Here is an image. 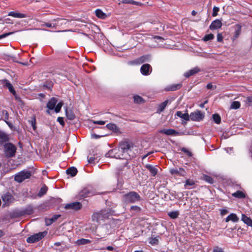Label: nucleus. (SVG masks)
Masks as SVG:
<instances>
[{
    "label": "nucleus",
    "mask_w": 252,
    "mask_h": 252,
    "mask_svg": "<svg viewBox=\"0 0 252 252\" xmlns=\"http://www.w3.org/2000/svg\"><path fill=\"white\" fill-rule=\"evenodd\" d=\"M133 144L129 141H125L121 142L119 144L118 147L115 148L108 152L106 154L107 157L114 158L117 159H124L123 168L121 167L118 168V174L119 175L122 174V171L125 168L129 169V167L128 166V162L127 158L129 157V152L131 151L133 148Z\"/></svg>",
    "instance_id": "f257e3e1"
},
{
    "label": "nucleus",
    "mask_w": 252,
    "mask_h": 252,
    "mask_svg": "<svg viewBox=\"0 0 252 252\" xmlns=\"http://www.w3.org/2000/svg\"><path fill=\"white\" fill-rule=\"evenodd\" d=\"M122 199L126 203H134L142 200L140 195L135 191H130L124 194Z\"/></svg>",
    "instance_id": "f03ea898"
},
{
    "label": "nucleus",
    "mask_w": 252,
    "mask_h": 252,
    "mask_svg": "<svg viewBox=\"0 0 252 252\" xmlns=\"http://www.w3.org/2000/svg\"><path fill=\"white\" fill-rule=\"evenodd\" d=\"M3 149L5 157L9 158L15 156L17 148L12 143L7 142L4 144Z\"/></svg>",
    "instance_id": "7ed1b4c3"
},
{
    "label": "nucleus",
    "mask_w": 252,
    "mask_h": 252,
    "mask_svg": "<svg viewBox=\"0 0 252 252\" xmlns=\"http://www.w3.org/2000/svg\"><path fill=\"white\" fill-rule=\"evenodd\" d=\"M110 215L109 211L102 210L98 212L94 213L92 216V220L97 223H100L101 221L107 219Z\"/></svg>",
    "instance_id": "20e7f679"
},
{
    "label": "nucleus",
    "mask_w": 252,
    "mask_h": 252,
    "mask_svg": "<svg viewBox=\"0 0 252 252\" xmlns=\"http://www.w3.org/2000/svg\"><path fill=\"white\" fill-rule=\"evenodd\" d=\"M96 194L94 189L91 186H88L81 190L78 194V198L80 199L93 196Z\"/></svg>",
    "instance_id": "39448f33"
},
{
    "label": "nucleus",
    "mask_w": 252,
    "mask_h": 252,
    "mask_svg": "<svg viewBox=\"0 0 252 252\" xmlns=\"http://www.w3.org/2000/svg\"><path fill=\"white\" fill-rule=\"evenodd\" d=\"M47 234V231H46L34 234V235L29 237L27 239V242L29 243H33L37 242L46 236Z\"/></svg>",
    "instance_id": "423d86ee"
},
{
    "label": "nucleus",
    "mask_w": 252,
    "mask_h": 252,
    "mask_svg": "<svg viewBox=\"0 0 252 252\" xmlns=\"http://www.w3.org/2000/svg\"><path fill=\"white\" fill-rule=\"evenodd\" d=\"M31 176V173L29 171L23 170L15 176V180L18 182L21 183L25 179H29Z\"/></svg>",
    "instance_id": "0eeeda50"
},
{
    "label": "nucleus",
    "mask_w": 252,
    "mask_h": 252,
    "mask_svg": "<svg viewBox=\"0 0 252 252\" xmlns=\"http://www.w3.org/2000/svg\"><path fill=\"white\" fill-rule=\"evenodd\" d=\"M204 115V113L199 110H196L190 114L189 119L194 121L199 122L203 119Z\"/></svg>",
    "instance_id": "6e6552de"
},
{
    "label": "nucleus",
    "mask_w": 252,
    "mask_h": 252,
    "mask_svg": "<svg viewBox=\"0 0 252 252\" xmlns=\"http://www.w3.org/2000/svg\"><path fill=\"white\" fill-rule=\"evenodd\" d=\"M170 173L173 175L185 176L186 175V172L182 168H173L170 170Z\"/></svg>",
    "instance_id": "1a4fd4ad"
},
{
    "label": "nucleus",
    "mask_w": 252,
    "mask_h": 252,
    "mask_svg": "<svg viewBox=\"0 0 252 252\" xmlns=\"http://www.w3.org/2000/svg\"><path fill=\"white\" fill-rule=\"evenodd\" d=\"M140 71L143 75H148L152 71V67L149 64H144L141 66Z\"/></svg>",
    "instance_id": "9d476101"
},
{
    "label": "nucleus",
    "mask_w": 252,
    "mask_h": 252,
    "mask_svg": "<svg viewBox=\"0 0 252 252\" xmlns=\"http://www.w3.org/2000/svg\"><path fill=\"white\" fill-rule=\"evenodd\" d=\"M150 59L149 55L142 56L136 60L130 62V64H140L148 61Z\"/></svg>",
    "instance_id": "9b49d317"
},
{
    "label": "nucleus",
    "mask_w": 252,
    "mask_h": 252,
    "mask_svg": "<svg viewBox=\"0 0 252 252\" xmlns=\"http://www.w3.org/2000/svg\"><path fill=\"white\" fill-rule=\"evenodd\" d=\"M82 207V205L79 202H75L67 204L65 205V208L66 209H72L74 210H78Z\"/></svg>",
    "instance_id": "f8f14e48"
},
{
    "label": "nucleus",
    "mask_w": 252,
    "mask_h": 252,
    "mask_svg": "<svg viewBox=\"0 0 252 252\" xmlns=\"http://www.w3.org/2000/svg\"><path fill=\"white\" fill-rule=\"evenodd\" d=\"M159 132L168 136H176L179 134V132L173 129H162L160 130Z\"/></svg>",
    "instance_id": "ddd939ff"
},
{
    "label": "nucleus",
    "mask_w": 252,
    "mask_h": 252,
    "mask_svg": "<svg viewBox=\"0 0 252 252\" xmlns=\"http://www.w3.org/2000/svg\"><path fill=\"white\" fill-rule=\"evenodd\" d=\"M2 199L5 204L9 205L14 201L13 196L9 193H6L2 196Z\"/></svg>",
    "instance_id": "4468645a"
},
{
    "label": "nucleus",
    "mask_w": 252,
    "mask_h": 252,
    "mask_svg": "<svg viewBox=\"0 0 252 252\" xmlns=\"http://www.w3.org/2000/svg\"><path fill=\"white\" fill-rule=\"evenodd\" d=\"M241 33V26L240 25H236L234 27V32L232 37L233 41L235 40Z\"/></svg>",
    "instance_id": "2eb2a0df"
},
{
    "label": "nucleus",
    "mask_w": 252,
    "mask_h": 252,
    "mask_svg": "<svg viewBox=\"0 0 252 252\" xmlns=\"http://www.w3.org/2000/svg\"><path fill=\"white\" fill-rule=\"evenodd\" d=\"M201 71L200 68L198 66L194 67L185 73L184 76L186 77H189L190 76L194 75Z\"/></svg>",
    "instance_id": "dca6fc26"
},
{
    "label": "nucleus",
    "mask_w": 252,
    "mask_h": 252,
    "mask_svg": "<svg viewBox=\"0 0 252 252\" xmlns=\"http://www.w3.org/2000/svg\"><path fill=\"white\" fill-rule=\"evenodd\" d=\"M222 26V23L220 20H215L213 21L210 25L209 28L211 30H217Z\"/></svg>",
    "instance_id": "f3484780"
},
{
    "label": "nucleus",
    "mask_w": 252,
    "mask_h": 252,
    "mask_svg": "<svg viewBox=\"0 0 252 252\" xmlns=\"http://www.w3.org/2000/svg\"><path fill=\"white\" fill-rule=\"evenodd\" d=\"M9 140V135L5 132L0 131V144L6 143Z\"/></svg>",
    "instance_id": "a211bd4d"
},
{
    "label": "nucleus",
    "mask_w": 252,
    "mask_h": 252,
    "mask_svg": "<svg viewBox=\"0 0 252 252\" xmlns=\"http://www.w3.org/2000/svg\"><path fill=\"white\" fill-rule=\"evenodd\" d=\"M58 102L57 98L52 97L50 99L47 104V107L49 110H53Z\"/></svg>",
    "instance_id": "6ab92c4d"
},
{
    "label": "nucleus",
    "mask_w": 252,
    "mask_h": 252,
    "mask_svg": "<svg viewBox=\"0 0 252 252\" xmlns=\"http://www.w3.org/2000/svg\"><path fill=\"white\" fill-rule=\"evenodd\" d=\"M230 220L234 222H237L239 220V218L236 214L234 213H231L225 219V222H226Z\"/></svg>",
    "instance_id": "aec40b11"
},
{
    "label": "nucleus",
    "mask_w": 252,
    "mask_h": 252,
    "mask_svg": "<svg viewBox=\"0 0 252 252\" xmlns=\"http://www.w3.org/2000/svg\"><path fill=\"white\" fill-rule=\"evenodd\" d=\"M146 168L150 172L152 176H155L158 172V169L155 166L151 164H146Z\"/></svg>",
    "instance_id": "412c9836"
},
{
    "label": "nucleus",
    "mask_w": 252,
    "mask_h": 252,
    "mask_svg": "<svg viewBox=\"0 0 252 252\" xmlns=\"http://www.w3.org/2000/svg\"><path fill=\"white\" fill-rule=\"evenodd\" d=\"M8 16H12L14 18H23L27 17V15L25 14L18 13L15 11H11L8 14Z\"/></svg>",
    "instance_id": "4be33fe9"
},
{
    "label": "nucleus",
    "mask_w": 252,
    "mask_h": 252,
    "mask_svg": "<svg viewBox=\"0 0 252 252\" xmlns=\"http://www.w3.org/2000/svg\"><path fill=\"white\" fill-rule=\"evenodd\" d=\"M241 220L248 226L252 227V220L250 218L242 214Z\"/></svg>",
    "instance_id": "5701e85b"
},
{
    "label": "nucleus",
    "mask_w": 252,
    "mask_h": 252,
    "mask_svg": "<svg viewBox=\"0 0 252 252\" xmlns=\"http://www.w3.org/2000/svg\"><path fill=\"white\" fill-rule=\"evenodd\" d=\"M106 127L108 129L112 130L115 133L120 132V130L118 126L114 124L110 123L106 125Z\"/></svg>",
    "instance_id": "b1692460"
},
{
    "label": "nucleus",
    "mask_w": 252,
    "mask_h": 252,
    "mask_svg": "<svg viewBox=\"0 0 252 252\" xmlns=\"http://www.w3.org/2000/svg\"><path fill=\"white\" fill-rule=\"evenodd\" d=\"M176 115L186 121L189 120V116L187 113H183L181 111H177Z\"/></svg>",
    "instance_id": "393cba45"
},
{
    "label": "nucleus",
    "mask_w": 252,
    "mask_h": 252,
    "mask_svg": "<svg viewBox=\"0 0 252 252\" xmlns=\"http://www.w3.org/2000/svg\"><path fill=\"white\" fill-rule=\"evenodd\" d=\"M182 86L181 84L172 85L166 88L165 90L167 91H174L179 89Z\"/></svg>",
    "instance_id": "a878e982"
},
{
    "label": "nucleus",
    "mask_w": 252,
    "mask_h": 252,
    "mask_svg": "<svg viewBox=\"0 0 252 252\" xmlns=\"http://www.w3.org/2000/svg\"><path fill=\"white\" fill-rule=\"evenodd\" d=\"M66 172L67 174L70 175L71 176L73 177L77 174V170L74 167H71L66 170Z\"/></svg>",
    "instance_id": "bb28decb"
},
{
    "label": "nucleus",
    "mask_w": 252,
    "mask_h": 252,
    "mask_svg": "<svg viewBox=\"0 0 252 252\" xmlns=\"http://www.w3.org/2000/svg\"><path fill=\"white\" fill-rule=\"evenodd\" d=\"M232 195L233 197L238 198H244L246 197L245 194L241 190H238L232 193Z\"/></svg>",
    "instance_id": "cd10ccee"
},
{
    "label": "nucleus",
    "mask_w": 252,
    "mask_h": 252,
    "mask_svg": "<svg viewBox=\"0 0 252 252\" xmlns=\"http://www.w3.org/2000/svg\"><path fill=\"white\" fill-rule=\"evenodd\" d=\"M95 15L99 18L102 19H105L106 17V15L100 9H97L95 10Z\"/></svg>",
    "instance_id": "c85d7f7f"
},
{
    "label": "nucleus",
    "mask_w": 252,
    "mask_h": 252,
    "mask_svg": "<svg viewBox=\"0 0 252 252\" xmlns=\"http://www.w3.org/2000/svg\"><path fill=\"white\" fill-rule=\"evenodd\" d=\"M179 215L178 211H174L168 213V216L172 219H177Z\"/></svg>",
    "instance_id": "c756f323"
},
{
    "label": "nucleus",
    "mask_w": 252,
    "mask_h": 252,
    "mask_svg": "<svg viewBox=\"0 0 252 252\" xmlns=\"http://www.w3.org/2000/svg\"><path fill=\"white\" fill-rule=\"evenodd\" d=\"M59 19H54L53 20V23H44V24H42L43 26H45L48 28H55L56 26H57V24L56 23V21H58Z\"/></svg>",
    "instance_id": "7c9ffc66"
},
{
    "label": "nucleus",
    "mask_w": 252,
    "mask_h": 252,
    "mask_svg": "<svg viewBox=\"0 0 252 252\" xmlns=\"http://www.w3.org/2000/svg\"><path fill=\"white\" fill-rule=\"evenodd\" d=\"M99 160V157H95L94 156L93 157H91L90 158H88V162L90 163H95L97 162Z\"/></svg>",
    "instance_id": "2f4dec72"
},
{
    "label": "nucleus",
    "mask_w": 252,
    "mask_h": 252,
    "mask_svg": "<svg viewBox=\"0 0 252 252\" xmlns=\"http://www.w3.org/2000/svg\"><path fill=\"white\" fill-rule=\"evenodd\" d=\"M213 119L214 121L217 124H219L220 123L221 119L219 115L215 114L213 115Z\"/></svg>",
    "instance_id": "473e14b6"
},
{
    "label": "nucleus",
    "mask_w": 252,
    "mask_h": 252,
    "mask_svg": "<svg viewBox=\"0 0 252 252\" xmlns=\"http://www.w3.org/2000/svg\"><path fill=\"white\" fill-rule=\"evenodd\" d=\"M158 242V237H151L149 239V243L152 245H156Z\"/></svg>",
    "instance_id": "72a5a7b5"
},
{
    "label": "nucleus",
    "mask_w": 252,
    "mask_h": 252,
    "mask_svg": "<svg viewBox=\"0 0 252 252\" xmlns=\"http://www.w3.org/2000/svg\"><path fill=\"white\" fill-rule=\"evenodd\" d=\"M47 191V188L46 187H42L38 192V196L40 197L42 196L45 194H46Z\"/></svg>",
    "instance_id": "f704fd0d"
},
{
    "label": "nucleus",
    "mask_w": 252,
    "mask_h": 252,
    "mask_svg": "<svg viewBox=\"0 0 252 252\" xmlns=\"http://www.w3.org/2000/svg\"><path fill=\"white\" fill-rule=\"evenodd\" d=\"M122 2L124 3H130L136 5L141 4V3L139 2L135 1L133 0H123Z\"/></svg>",
    "instance_id": "c9c22d12"
},
{
    "label": "nucleus",
    "mask_w": 252,
    "mask_h": 252,
    "mask_svg": "<svg viewBox=\"0 0 252 252\" xmlns=\"http://www.w3.org/2000/svg\"><path fill=\"white\" fill-rule=\"evenodd\" d=\"M214 38V34L210 33V34L205 35L204 36L203 40L204 41H208L212 40Z\"/></svg>",
    "instance_id": "e433bc0d"
},
{
    "label": "nucleus",
    "mask_w": 252,
    "mask_h": 252,
    "mask_svg": "<svg viewBox=\"0 0 252 252\" xmlns=\"http://www.w3.org/2000/svg\"><path fill=\"white\" fill-rule=\"evenodd\" d=\"M240 103L239 101H233L231 104V108L237 109L240 107Z\"/></svg>",
    "instance_id": "4c0bfd02"
},
{
    "label": "nucleus",
    "mask_w": 252,
    "mask_h": 252,
    "mask_svg": "<svg viewBox=\"0 0 252 252\" xmlns=\"http://www.w3.org/2000/svg\"><path fill=\"white\" fill-rule=\"evenodd\" d=\"M63 105V103L62 102H60L57 105H56L54 109H55L56 113H59L61 111Z\"/></svg>",
    "instance_id": "58836bf2"
},
{
    "label": "nucleus",
    "mask_w": 252,
    "mask_h": 252,
    "mask_svg": "<svg viewBox=\"0 0 252 252\" xmlns=\"http://www.w3.org/2000/svg\"><path fill=\"white\" fill-rule=\"evenodd\" d=\"M167 100H166L160 104L158 110L159 112H162L164 110V109H165L167 105Z\"/></svg>",
    "instance_id": "ea45409f"
},
{
    "label": "nucleus",
    "mask_w": 252,
    "mask_h": 252,
    "mask_svg": "<svg viewBox=\"0 0 252 252\" xmlns=\"http://www.w3.org/2000/svg\"><path fill=\"white\" fill-rule=\"evenodd\" d=\"M90 240L85 239H81L77 241V244L78 245H85L90 243Z\"/></svg>",
    "instance_id": "a19ab883"
},
{
    "label": "nucleus",
    "mask_w": 252,
    "mask_h": 252,
    "mask_svg": "<svg viewBox=\"0 0 252 252\" xmlns=\"http://www.w3.org/2000/svg\"><path fill=\"white\" fill-rule=\"evenodd\" d=\"M134 101L137 103H140L143 101V98L139 95H135L133 97Z\"/></svg>",
    "instance_id": "79ce46f5"
},
{
    "label": "nucleus",
    "mask_w": 252,
    "mask_h": 252,
    "mask_svg": "<svg viewBox=\"0 0 252 252\" xmlns=\"http://www.w3.org/2000/svg\"><path fill=\"white\" fill-rule=\"evenodd\" d=\"M66 115L67 118L70 120H73L75 117L72 112H68L67 111H66Z\"/></svg>",
    "instance_id": "37998d69"
},
{
    "label": "nucleus",
    "mask_w": 252,
    "mask_h": 252,
    "mask_svg": "<svg viewBox=\"0 0 252 252\" xmlns=\"http://www.w3.org/2000/svg\"><path fill=\"white\" fill-rule=\"evenodd\" d=\"M204 179L205 181L210 184H213L214 182L213 179L211 177L208 175L204 176Z\"/></svg>",
    "instance_id": "c03bdc74"
},
{
    "label": "nucleus",
    "mask_w": 252,
    "mask_h": 252,
    "mask_svg": "<svg viewBox=\"0 0 252 252\" xmlns=\"http://www.w3.org/2000/svg\"><path fill=\"white\" fill-rule=\"evenodd\" d=\"M193 185H194V182L193 180L188 179L186 181L185 187L187 188L188 186H193Z\"/></svg>",
    "instance_id": "a18cd8bd"
},
{
    "label": "nucleus",
    "mask_w": 252,
    "mask_h": 252,
    "mask_svg": "<svg viewBox=\"0 0 252 252\" xmlns=\"http://www.w3.org/2000/svg\"><path fill=\"white\" fill-rule=\"evenodd\" d=\"M220 10V8L218 7L214 6L213 9L212 16L216 17L218 15V13Z\"/></svg>",
    "instance_id": "49530a36"
},
{
    "label": "nucleus",
    "mask_w": 252,
    "mask_h": 252,
    "mask_svg": "<svg viewBox=\"0 0 252 252\" xmlns=\"http://www.w3.org/2000/svg\"><path fill=\"white\" fill-rule=\"evenodd\" d=\"M181 151L185 153H186L189 157H191L192 156V153L190 151H189L188 149L185 148H182L181 149Z\"/></svg>",
    "instance_id": "de8ad7c7"
},
{
    "label": "nucleus",
    "mask_w": 252,
    "mask_h": 252,
    "mask_svg": "<svg viewBox=\"0 0 252 252\" xmlns=\"http://www.w3.org/2000/svg\"><path fill=\"white\" fill-rule=\"evenodd\" d=\"M131 211H134L136 213H138L140 211V208L137 206H132L130 207Z\"/></svg>",
    "instance_id": "09e8293b"
},
{
    "label": "nucleus",
    "mask_w": 252,
    "mask_h": 252,
    "mask_svg": "<svg viewBox=\"0 0 252 252\" xmlns=\"http://www.w3.org/2000/svg\"><path fill=\"white\" fill-rule=\"evenodd\" d=\"M31 126H32V128L34 130H36V120H35V119L34 118H33V119H32V120H31Z\"/></svg>",
    "instance_id": "8fccbe9b"
},
{
    "label": "nucleus",
    "mask_w": 252,
    "mask_h": 252,
    "mask_svg": "<svg viewBox=\"0 0 252 252\" xmlns=\"http://www.w3.org/2000/svg\"><path fill=\"white\" fill-rule=\"evenodd\" d=\"M56 220V219H49L48 220H46V224L47 225H49L51 224L53 222Z\"/></svg>",
    "instance_id": "3c124183"
},
{
    "label": "nucleus",
    "mask_w": 252,
    "mask_h": 252,
    "mask_svg": "<svg viewBox=\"0 0 252 252\" xmlns=\"http://www.w3.org/2000/svg\"><path fill=\"white\" fill-rule=\"evenodd\" d=\"M217 41L218 42H221L223 41V36L222 34L220 33H218L217 34Z\"/></svg>",
    "instance_id": "603ef678"
},
{
    "label": "nucleus",
    "mask_w": 252,
    "mask_h": 252,
    "mask_svg": "<svg viewBox=\"0 0 252 252\" xmlns=\"http://www.w3.org/2000/svg\"><path fill=\"white\" fill-rule=\"evenodd\" d=\"M93 123L94 124L104 125L105 124V121H93Z\"/></svg>",
    "instance_id": "864d4df0"
},
{
    "label": "nucleus",
    "mask_w": 252,
    "mask_h": 252,
    "mask_svg": "<svg viewBox=\"0 0 252 252\" xmlns=\"http://www.w3.org/2000/svg\"><path fill=\"white\" fill-rule=\"evenodd\" d=\"M213 252H224L222 249L219 248L218 247H215L213 250Z\"/></svg>",
    "instance_id": "5fc2aeb1"
},
{
    "label": "nucleus",
    "mask_w": 252,
    "mask_h": 252,
    "mask_svg": "<svg viewBox=\"0 0 252 252\" xmlns=\"http://www.w3.org/2000/svg\"><path fill=\"white\" fill-rule=\"evenodd\" d=\"M6 86L10 92L14 89L12 85L9 82L6 83Z\"/></svg>",
    "instance_id": "6e6d98bb"
},
{
    "label": "nucleus",
    "mask_w": 252,
    "mask_h": 252,
    "mask_svg": "<svg viewBox=\"0 0 252 252\" xmlns=\"http://www.w3.org/2000/svg\"><path fill=\"white\" fill-rule=\"evenodd\" d=\"M216 87H214V86L211 83H209L207 85V88L208 89L214 90L216 89Z\"/></svg>",
    "instance_id": "4d7b16f0"
},
{
    "label": "nucleus",
    "mask_w": 252,
    "mask_h": 252,
    "mask_svg": "<svg viewBox=\"0 0 252 252\" xmlns=\"http://www.w3.org/2000/svg\"><path fill=\"white\" fill-rule=\"evenodd\" d=\"M220 214L222 216H224L228 213V211L225 209H222L220 210Z\"/></svg>",
    "instance_id": "13d9d810"
},
{
    "label": "nucleus",
    "mask_w": 252,
    "mask_h": 252,
    "mask_svg": "<svg viewBox=\"0 0 252 252\" xmlns=\"http://www.w3.org/2000/svg\"><path fill=\"white\" fill-rule=\"evenodd\" d=\"M58 122L62 126L64 125L63 119L62 117H58Z\"/></svg>",
    "instance_id": "bf43d9fd"
},
{
    "label": "nucleus",
    "mask_w": 252,
    "mask_h": 252,
    "mask_svg": "<svg viewBox=\"0 0 252 252\" xmlns=\"http://www.w3.org/2000/svg\"><path fill=\"white\" fill-rule=\"evenodd\" d=\"M3 114L4 115L5 120H8L9 117L8 112L6 111H3Z\"/></svg>",
    "instance_id": "052dcab7"
},
{
    "label": "nucleus",
    "mask_w": 252,
    "mask_h": 252,
    "mask_svg": "<svg viewBox=\"0 0 252 252\" xmlns=\"http://www.w3.org/2000/svg\"><path fill=\"white\" fill-rule=\"evenodd\" d=\"M11 33H12L11 32H8V33H6L2 34L0 35V39H1L2 38H4V37L7 36L8 35L11 34Z\"/></svg>",
    "instance_id": "680f3d73"
},
{
    "label": "nucleus",
    "mask_w": 252,
    "mask_h": 252,
    "mask_svg": "<svg viewBox=\"0 0 252 252\" xmlns=\"http://www.w3.org/2000/svg\"><path fill=\"white\" fill-rule=\"evenodd\" d=\"M224 150L228 153H230V152L233 150L232 148H226Z\"/></svg>",
    "instance_id": "e2e57ef3"
},
{
    "label": "nucleus",
    "mask_w": 252,
    "mask_h": 252,
    "mask_svg": "<svg viewBox=\"0 0 252 252\" xmlns=\"http://www.w3.org/2000/svg\"><path fill=\"white\" fill-rule=\"evenodd\" d=\"M106 250L110 251H112L114 250L113 247L112 246H108L106 247Z\"/></svg>",
    "instance_id": "0e129e2a"
},
{
    "label": "nucleus",
    "mask_w": 252,
    "mask_h": 252,
    "mask_svg": "<svg viewBox=\"0 0 252 252\" xmlns=\"http://www.w3.org/2000/svg\"><path fill=\"white\" fill-rule=\"evenodd\" d=\"M208 102V101L207 100H206L203 103H201L199 105V106L201 107V108H203L204 106V105L206 103H207Z\"/></svg>",
    "instance_id": "69168bd1"
},
{
    "label": "nucleus",
    "mask_w": 252,
    "mask_h": 252,
    "mask_svg": "<svg viewBox=\"0 0 252 252\" xmlns=\"http://www.w3.org/2000/svg\"><path fill=\"white\" fill-rule=\"evenodd\" d=\"M15 98L18 101H19V102L21 101V99L20 97L19 96H18L17 95L15 96Z\"/></svg>",
    "instance_id": "338daca9"
},
{
    "label": "nucleus",
    "mask_w": 252,
    "mask_h": 252,
    "mask_svg": "<svg viewBox=\"0 0 252 252\" xmlns=\"http://www.w3.org/2000/svg\"><path fill=\"white\" fill-rule=\"evenodd\" d=\"M92 137L94 138H98L100 137V136H99L98 135H96L95 134H94L92 135Z\"/></svg>",
    "instance_id": "774afa93"
}]
</instances>
